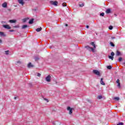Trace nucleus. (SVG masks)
Listing matches in <instances>:
<instances>
[{
    "mask_svg": "<svg viewBox=\"0 0 125 125\" xmlns=\"http://www.w3.org/2000/svg\"><path fill=\"white\" fill-rule=\"evenodd\" d=\"M65 26L66 27H68V24H65Z\"/></svg>",
    "mask_w": 125,
    "mask_h": 125,
    "instance_id": "nucleus-41",
    "label": "nucleus"
},
{
    "mask_svg": "<svg viewBox=\"0 0 125 125\" xmlns=\"http://www.w3.org/2000/svg\"><path fill=\"white\" fill-rule=\"evenodd\" d=\"M114 100H115V101H119V100H120V98L115 97L114 98Z\"/></svg>",
    "mask_w": 125,
    "mask_h": 125,
    "instance_id": "nucleus-20",
    "label": "nucleus"
},
{
    "mask_svg": "<svg viewBox=\"0 0 125 125\" xmlns=\"http://www.w3.org/2000/svg\"><path fill=\"white\" fill-rule=\"evenodd\" d=\"M2 7H3L4 8H6V7H7V3L5 2L4 3H3L2 4Z\"/></svg>",
    "mask_w": 125,
    "mask_h": 125,
    "instance_id": "nucleus-9",
    "label": "nucleus"
},
{
    "mask_svg": "<svg viewBox=\"0 0 125 125\" xmlns=\"http://www.w3.org/2000/svg\"><path fill=\"white\" fill-rule=\"evenodd\" d=\"M2 42V41H1V40L0 39V43H1Z\"/></svg>",
    "mask_w": 125,
    "mask_h": 125,
    "instance_id": "nucleus-39",
    "label": "nucleus"
},
{
    "mask_svg": "<svg viewBox=\"0 0 125 125\" xmlns=\"http://www.w3.org/2000/svg\"><path fill=\"white\" fill-rule=\"evenodd\" d=\"M27 67H28V68H32V67H34V65L33 64H32V63L29 62L27 64Z\"/></svg>",
    "mask_w": 125,
    "mask_h": 125,
    "instance_id": "nucleus-10",
    "label": "nucleus"
},
{
    "mask_svg": "<svg viewBox=\"0 0 125 125\" xmlns=\"http://www.w3.org/2000/svg\"><path fill=\"white\" fill-rule=\"evenodd\" d=\"M109 30H113V26H110L109 27Z\"/></svg>",
    "mask_w": 125,
    "mask_h": 125,
    "instance_id": "nucleus-30",
    "label": "nucleus"
},
{
    "mask_svg": "<svg viewBox=\"0 0 125 125\" xmlns=\"http://www.w3.org/2000/svg\"><path fill=\"white\" fill-rule=\"evenodd\" d=\"M18 1L20 4H21V5H24L25 4V2L24 1V0H18Z\"/></svg>",
    "mask_w": 125,
    "mask_h": 125,
    "instance_id": "nucleus-6",
    "label": "nucleus"
},
{
    "mask_svg": "<svg viewBox=\"0 0 125 125\" xmlns=\"http://www.w3.org/2000/svg\"><path fill=\"white\" fill-rule=\"evenodd\" d=\"M44 100H45L46 101V102L48 103L49 102V101L48 99H44Z\"/></svg>",
    "mask_w": 125,
    "mask_h": 125,
    "instance_id": "nucleus-36",
    "label": "nucleus"
},
{
    "mask_svg": "<svg viewBox=\"0 0 125 125\" xmlns=\"http://www.w3.org/2000/svg\"><path fill=\"white\" fill-rule=\"evenodd\" d=\"M9 22L10 23H16V20H10Z\"/></svg>",
    "mask_w": 125,
    "mask_h": 125,
    "instance_id": "nucleus-15",
    "label": "nucleus"
},
{
    "mask_svg": "<svg viewBox=\"0 0 125 125\" xmlns=\"http://www.w3.org/2000/svg\"><path fill=\"white\" fill-rule=\"evenodd\" d=\"M79 6L80 7H83V6H84V4H83V3L80 4Z\"/></svg>",
    "mask_w": 125,
    "mask_h": 125,
    "instance_id": "nucleus-25",
    "label": "nucleus"
},
{
    "mask_svg": "<svg viewBox=\"0 0 125 125\" xmlns=\"http://www.w3.org/2000/svg\"><path fill=\"white\" fill-rule=\"evenodd\" d=\"M26 28H28V25H23L22 26V29H26Z\"/></svg>",
    "mask_w": 125,
    "mask_h": 125,
    "instance_id": "nucleus-19",
    "label": "nucleus"
},
{
    "mask_svg": "<svg viewBox=\"0 0 125 125\" xmlns=\"http://www.w3.org/2000/svg\"><path fill=\"white\" fill-rule=\"evenodd\" d=\"M100 83L101 84H102L103 85H105V83H104V82H103V78H101Z\"/></svg>",
    "mask_w": 125,
    "mask_h": 125,
    "instance_id": "nucleus-11",
    "label": "nucleus"
},
{
    "mask_svg": "<svg viewBox=\"0 0 125 125\" xmlns=\"http://www.w3.org/2000/svg\"><path fill=\"white\" fill-rule=\"evenodd\" d=\"M50 3H51V4H52V5L57 6V5L58 4V2H57V1H51Z\"/></svg>",
    "mask_w": 125,
    "mask_h": 125,
    "instance_id": "nucleus-4",
    "label": "nucleus"
},
{
    "mask_svg": "<svg viewBox=\"0 0 125 125\" xmlns=\"http://www.w3.org/2000/svg\"><path fill=\"white\" fill-rule=\"evenodd\" d=\"M14 28H19V25L14 26Z\"/></svg>",
    "mask_w": 125,
    "mask_h": 125,
    "instance_id": "nucleus-37",
    "label": "nucleus"
},
{
    "mask_svg": "<svg viewBox=\"0 0 125 125\" xmlns=\"http://www.w3.org/2000/svg\"><path fill=\"white\" fill-rule=\"evenodd\" d=\"M107 68L109 70H111V69H112V66L111 65H108L107 66Z\"/></svg>",
    "mask_w": 125,
    "mask_h": 125,
    "instance_id": "nucleus-23",
    "label": "nucleus"
},
{
    "mask_svg": "<svg viewBox=\"0 0 125 125\" xmlns=\"http://www.w3.org/2000/svg\"><path fill=\"white\" fill-rule=\"evenodd\" d=\"M46 82L47 83H50L51 82V76L50 75H48L45 79Z\"/></svg>",
    "mask_w": 125,
    "mask_h": 125,
    "instance_id": "nucleus-1",
    "label": "nucleus"
},
{
    "mask_svg": "<svg viewBox=\"0 0 125 125\" xmlns=\"http://www.w3.org/2000/svg\"><path fill=\"white\" fill-rule=\"evenodd\" d=\"M42 29V27L40 28H38L37 29H36V32H41V31Z\"/></svg>",
    "mask_w": 125,
    "mask_h": 125,
    "instance_id": "nucleus-16",
    "label": "nucleus"
},
{
    "mask_svg": "<svg viewBox=\"0 0 125 125\" xmlns=\"http://www.w3.org/2000/svg\"><path fill=\"white\" fill-rule=\"evenodd\" d=\"M117 125H124V123L123 122L119 123Z\"/></svg>",
    "mask_w": 125,
    "mask_h": 125,
    "instance_id": "nucleus-28",
    "label": "nucleus"
},
{
    "mask_svg": "<svg viewBox=\"0 0 125 125\" xmlns=\"http://www.w3.org/2000/svg\"><path fill=\"white\" fill-rule=\"evenodd\" d=\"M66 3H62V6H66Z\"/></svg>",
    "mask_w": 125,
    "mask_h": 125,
    "instance_id": "nucleus-34",
    "label": "nucleus"
},
{
    "mask_svg": "<svg viewBox=\"0 0 125 125\" xmlns=\"http://www.w3.org/2000/svg\"><path fill=\"white\" fill-rule=\"evenodd\" d=\"M67 110L69 111V115H72L73 113V108H71L70 106H68L67 108Z\"/></svg>",
    "mask_w": 125,
    "mask_h": 125,
    "instance_id": "nucleus-3",
    "label": "nucleus"
},
{
    "mask_svg": "<svg viewBox=\"0 0 125 125\" xmlns=\"http://www.w3.org/2000/svg\"><path fill=\"white\" fill-rule=\"evenodd\" d=\"M13 31H14L13 30H10V32H13Z\"/></svg>",
    "mask_w": 125,
    "mask_h": 125,
    "instance_id": "nucleus-42",
    "label": "nucleus"
},
{
    "mask_svg": "<svg viewBox=\"0 0 125 125\" xmlns=\"http://www.w3.org/2000/svg\"><path fill=\"white\" fill-rule=\"evenodd\" d=\"M14 99L16 100V97H14Z\"/></svg>",
    "mask_w": 125,
    "mask_h": 125,
    "instance_id": "nucleus-43",
    "label": "nucleus"
},
{
    "mask_svg": "<svg viewBox=\"0 0 125 125\" xmlns=\"http://www.w3.org/2000/svg\"><path fill=\"white\" fill-rule=\"evenodd\" d=\"M33 22H34V19H32L30 21H29V24H33Z\"/></svg>",
    "mask_w": 125,
    "mask_h": 125,
    "instance_id": "nucleus-18",
    "label": "nucleus"
},
{
    "mask_svg": "<svg viewBox=\"0 0 125 125\" xmlns=\"http://www.w3.org/2000/svg\"><path fill=\"white\" fill-rule=\"evenodd\" d=\"M111 56H114V55H115V53H114V52H111Z\"/></svg>",
    "mask_w": 125,
    "mask_h": 125,
    "instance_id": "nucleus-31",
    "label": "nucleus"
},
{
    "mask_svg": "<svg viewBox=\"0 0 125 125\" xmlns=\"http://www.w3.org/2000/svg\"><path fill=\"white\" fill-rule=\"evenodd\" d=\"M5 54H6V55H8V54L9 53V50L5 51Z\"/></svg>",
    "mask_w": 125,
    "mask_h": 125,
    "instance_id": "nucleus-26",
    "label": "nucleus"
},
{
    "mask_svg": "<svg viewBox=\"0 0 125 125\" xmlns=\"http://www.w3.org/2000/svg\"><path fill=\"white\" fill-rule=\"evenodd\" d=\"M123 60V58L122 57H120L119 58L118 61L119 62H121Z\"/></svg>",
    "mask_w": 125,
    "mask_h": 125,
    "instance_id": "nucleus-27",
    "label": "nucleus"
},
{
    "mask_svg": "<svg viewBox=\"0 0 125 125\" xmlns=\"http://www.w3.org/2000/svg\"><path fill=\"white\" fill-rule=\"evenodd\" d=\"M93 73L97 76H99V75H100V72L97 70H93Z\"/></svg>",
    "mask_w": 125,
    "mask_h": 125,
    "instance_id": "nucleus-5",
    "label": "nucleus"
},
{
    "mask_svg": "<svg viewBox=\"0 0 125 125\" xmlns=\"http://www.w3.org/2000/svg\"><path fill=\"white\" fill-rule=\"evenodd\" d=\"M18 64H21V62H20V61H18L16 62V64L18 65Z\"/></svg>",
    "mask_w": 125,
    "mask_h": 125,
    "instance_id": "nucleus-22",
    "label": "nucleus"
},
{
    "mask_svg": "<svg viewBox=\"0 0 125 125\" xmlns=\"http://www.w3.org/2000/svg\"><path fill=\"white\" fill-rule=\"evenodd\" d=\"M91 44L94 47V49H95V48H96V46H95V44H94V42H92L91 43Z\"/></svg>",
    "mask_w": 125,
    "mask_h": 125,
    "instance_id": "nucleus-17",
    "label": "nucleus"
},
{
    "mask_svg": "<svg viewBox=\"0 0 125 125\" xmlns=\"http://www.w3.org/2000/svg\"><path fill=\"white\" fill-rule=\"evenodd\" d=\"M110 44L111 46H115V44H114V43H113L112 42L110 43Z\"/></svg>",
    "mask_w": 125,
    "mask_h": 125,
    "instance_id": "nucleus-29",
    "label": "nucleus"
},
{
    "mask_svg": "<svg viewBox=\"0 0 125 125\" xmlns=\"http://www.w3.org/2000/svg\"><path fill=\"white\" fill-rule=\"evenodd\" d=\"M116 55L117 56H120V55H121V52L117 50L116 51Z\"/></svg>",
    "mask_w": 125,
    "mask_h": 125,
    "instance_id": "nucleus-14",
    "label": "nucleus"
},
{
    "mask_svg": "<svg viewBox=\"0 0 125 125\" xmlns=\"http://www.w3.org/2000/svg\"><path fill=\"white\" fill-rule=\"evenodd\" d=\"M85 48H86L89 51H90V50H91L92 51V52H95V50H94V49L92 48L91 47H89L88 46H85Z\"/></svg>",
    "mask_w": 125,
    "mask_h": 125,
    "instance_id": "nucleus-2",
    "label": "nucleus"
},
{
    "mask_svg": "<svg viewBox=\"0 0 125 125\" xmlns=\"http://www.w3.org/2000/svg\"><path fill=\"white\" fill-rule=\"evenodd\" d=\"M86 28H87V29H88L89 28V26L86 25Z\"/></svg>",
    "mask_w": 125,
    "mask_h": 125,
    "instance_id": "nucleus-38",
    "label": "nucleus"
},
{
    "mask_svg": "<svg viewBox=\"0 0 125 125\" xmlns=\"http://www.w3.org/2000/svg\"><path fill=\"white\" fill-rule=\"evenodd\" d=\"M111 39H112V40H114V39H115V37H112Z\"/></svg>",
    "mask_w": 125,
    "mask_h": 125,
    "instance_id": "nucleus-40",
    "label": "nucleus"
},
{
    "mask_svg": "<svg viewBox=\"0 0 125 125\" xmlns=\"http://www.w3.org/2000/svg\"><path fill=\"white\" fill-rule=\"evenodd\" d=\"M97 99H102V96L100 95L97 97Z\"/></svg>",
    "mask_w": 125,
    "mask_h": 125,
    "instance_id": "nucleus-24",
    "label": "nucleus"
},
{
    "mask_svg": "<svg viewBox=\"0 0 125 125\" xmlns=\"http://www.w3.org/2000/svg\"><path fill=\"white\" fill-rule=\"evenodd\" d=\"M26 21H27V19H24L23 20V22H26Z\"/></svg>",
    "mask_w": 125,
    "mask_h": 125,
    "instance_id": "nucleus-33",
    "label": "nucleus"
},
{
    "mask_svg": "<svg viewBox=\"0 0 125 125\" xmlns=\"http://www.w3.org/2000/svg\"><path fill=\"white\" fill-rule=\"evenodd\" d=\"M0 35L1 36V37H5L6 36L5 34H4V33L0 31Z\"/></svg>",
    "mask_w": 125,
    "mask_h": 125,
    "instance_id": "nucleus-13",
    "label": "nucleus"
},
{
    "mask_svg": "<svg viewBox=\"0 0 125 125\" xmlns=\"http://www.w3.org/2000/svg\"><path fill=\"white\" fill-rule=\"evenodd\" d=\"M37 76H38V77H41V74L40 73H38Z\"/></svg>",
    "mask_w": 125,
    "mask_h": 125,
    "instance_id": "nucleus-35",
    "label": "nucleus"
},
{
    "mask_svg": "<svg viewBox=\"0 0 125 125\" xmlns=\"http://www.w3.org/2000/svg\"><path fill=\"white\" fill-rule=\"evenodd\" d=\"M116 83H117V86L119 87V88H121V83H120V80L117 79L116 82Z\"/></svg>",
    "mask_w": 125,
    "mask_h": 125,
    "instance_id": "nucleus-8",
    "label": "nucleus"
},
{
    "mask_svg": "<svg viewBox=\"0 0 125 125\" xmlns=\"http://www.w3.org/2000/svg\"><path fill=\"white\" fill-rule=\"evenodd\" d=\"M104 13H102L100 14L101 16L104 17Z\"/></svg>",
    "mask_w": 125,
    "mask_h": 125,
    "instance_id": "nucleus-32",
    "label": "nucleus"
},
{
    "mask_svg": "<svg viewBox=\"0 0 125 125\" xmlns=\"http://www.w3.org/2000/svg\"><path fill=\"white\" fill-rule=\"evenodd\" d=\"M3 28H5V29H8V30H10V29H11V27L7 24L3 25Z\"/></svg>",
    "mask_w": 125,
    "mask_h": 125,
    "instance_id": "nucleus-7",
    "label": "nucleus"
},
{
    "mask_svg": "<svg viewBox=\"0 0 125 125\" xmlns=\"http://www.w3.org/2000/svg\"><path fill=\"white\" fill-rule=\"evenodd\" d=\"M105 12L107 14H109V13H111V9H107Z\"/></svg>",
    "mask_w": 125,
    "mask_h": 125,
    "instance_id": "nucleus-12",
    "label": "nucleus"
},
{
    "mask_svg": "<svg viewBox=\"0 0 125 125\" xmlns=\"http://www.w3.org/2000/svg\"><path fill=\"white\" fill-rule=\"evenodd\" d=\"M108 58L109 59H111L112 60H114V57L112 56H109Z\"/></svg>",
    "mask_w": 125,
    "mask_h": 125,
    "instance_id": "nucleus-21",
    "label": "nucleus"
}]
</instances>
